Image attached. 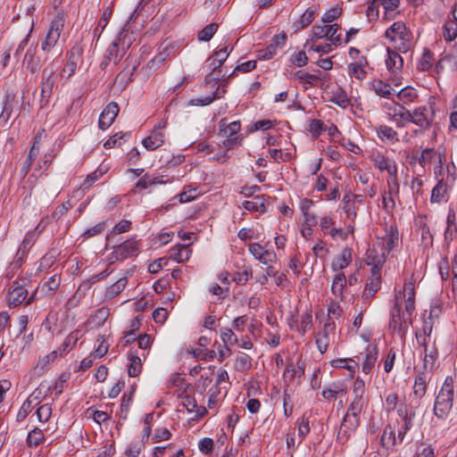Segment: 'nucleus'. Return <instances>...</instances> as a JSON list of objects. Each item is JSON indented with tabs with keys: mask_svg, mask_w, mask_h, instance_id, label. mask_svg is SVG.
I'll return each mask as SVG.
<instances>
[{
	"mask_svg": "<svg viewBox=\"0 0 457 457\" xmlns=\"http://www.w3.org/2000/svg\"><path fill=\"white\" fill-rule=\"evenodd\" d=\"M385 37L400 53H407L414 46L412 32L403 21H395L385 32Z\"/></svg>",
	"mask_w": 457,
	"mask_h": 457,
	"instance_id": "1",
	"label": "nucleus"
},
{
	"mask_svg": "<svg viewBox=\"0 0 457 457\" xmlns=\"http://www.w3.org/2000/svg\"><path fill=\"white\" fill-rule=\"evenodd\" d=\"M363 409L348 406L337 435V441L345 445L360 426V414Z\"/></svg>",
	"mask_w": 457,
	"mask_h": 457,
	"instance_id": "2",
	"label": "nucleus"
},
{
	"mask_svg": "<svg viewBox=\"0 0 457 457\" xmlns=\"http://www.w3.org/2000/svg\"><path fill=\"white\" fill-rule=\"evenodd\" d=\"M30 280L27 278H19L13 280L7 292V302L9 306L16 307L22 303L29 304L32 297L28 298Z\"/></svg>",
	"mask_w": 457,
	"mask_h": 457,
	"instance_id": "3",
	"label": "nucleus"
},
{
	"mask_svg": "<svg viewBox=\"0 0 457 457\" xmlns=\"http://www.w3.org/2000/svg\"><path fill=\"white\" fill-rule=\"evenodd\" d=\"M453 389L449 384H445L438 393L434 405V413L440 419L447 417L453 406Z\"/></svg>",
	"mask_w": 457,
	"mask_h": 457,
	"instance_id": "4",
	"label": "nucleus"
},
{
	"mask_svg": "<svg viewBox=\"0 0 457 457\" xmlns=\"http://www.w3.org/2000/svg\"><path fill=\"white\" fill-rule=\"evenodd\" d=\"M390 315L389 329L393 333H396L401 338H403L408 331L409 325L412 322V316H408V314L404 312L402 317L399 303H395Z\"/></svg>",
	"mask_w": 457,
	"mask_h": 457,
	"instance_id": "5",
	"label": "nucleus"
},
{
	"mask_svg": "<svg viewBox=\"0 0 457 457\" xmlns=\"http://www.w3.org/2000/svg\"><path fill=\"white\" fill-rule=\"evenodd\" d=\"M61 74L56 73L53 65L46 67L42 71L41 76V103L46 104L52 96L54 87H55L58 78Z\"/></svg>",
	"mask_w": 457,
	"mask_h": 457,
	"instance_id": "6",
	"label": "nucleus"
},
{
	"mask_svg": "<svg viewBox=\"0 0 457 457\" xmlns=\"http://www.w3.org/2000/svg\"><path fill=\"white\" fill-rule=\"evenodd\" d=\"M340 26L337 24L315 25L312 27V36L316 38L327 37L331 44L338 46L342 44L341 34H337Z\"/></svg>",
	"mask_w": 457,
	"mask_h": 457,
	"instance_id": "7",
	"label": "nucleus"
},
{
	"mask_svg": "<svg viewBox=\"0 0 457 457\" xmlns=\"http://www.w3.org/2000/svg\"><path fill=\"white\" fill-rule=\"evenodd\" d=\"M63 20L59 15L50 23L45 40L42 42L41 47L44 51L48 52L58 42L61 32L63 29Z\"/></svg>",
	"mask_w": 457,
	"mask_h": 457,
	"instance_id": "8",
	"label": "nucleus"
},
{
	"mask_svg": "<svg viewBox=\"0 0 457 457\" xmlns=\"http://www.w3.org/2000/svg\"><path fill=\"white\" fill-rule=\"evenodd\" d=\"M402 296L405 298V312L408 316H412L415 311V280L413 274L410 280L404 282L403 290L395 295V303H398Z\"/></svg>",
	"mask_w": 457,
	"mask_h": 457,
	"instance_id": "9",
	"label": "nucleus"
},
{
	"mask_svg": "<svg viewBox=\"0 0 457 457\" xmlns=\"http://www.w3.org/2000/svg\"><path fill=\"white\" fill-rule=\"evenodd\" d=\"M138 251L137 243L134 240H127L117 245L112 253V258L122 261L133 256Z\"/></svg>",
	"mask_w": 457,
	"mask_h": 457,
	"instance_id": "10",
	"label": "nucleus"
},
{
	"mask_svg": "<svg viewBox=\"0 0 457 457\" xmlns=\"http://www.w3.org/2000/svg\"><path fill=\"white\" fill-rule=\"evenodd\" d=\"M432 120L433 118L429 115V112L426 106H420L411 112V122L423 130L430 128Z\"/></svg>",
	"mask_w": 457,
	"mask_h": 457,
	"instance_id": "11",
	"label": "nucleus"
},
{
	"mask_svg": "<svg viewBox=\"0 0 457 457\" xmlns=\"http://www.w3.org/2000/svg\"><path fill=\"white\" fill-rule=\"evenodd\" d=\"M353 399L350 403V406L363 409L368 403L365 398V382L360 377H357L353 386Z\"/></svg>",
	"mask_w": 457,
	"mask_h": 457,
	"instance_id": "12",
	"label": "nucleus"
},
{
	"mask_svg": "<svg viewBox=\"0 0 457 457\" xmlns=\"http://www.w3.org/2000/svg\"><path fill=\"white\" fill-rule=\"evenodd\" d=\"M119 110V105L115 102L109 103L99 116V128L101 129L109 128L117 117Z\"/></svg>",
	"mask_w": 457,
	"mask_h": 457,
	"instance_id": "13",
	"label": "nucleus"
},
{
	"mask_svg": "<svg viewBox=\"0 0 457 457\" xmlns=\"http://www.w3.org/2000/svg\"><path fill=\"white\" fill-rule=\"evenodd\" d=\"M129 23L123 26L121 30L118 33L115 37V41L120 46L121 49V54H126L127 50L131 46L133 42L136 40V34L133 31L129 30Z\"/></svg>",
	"mask_w": 457,
	"mask_h": 457,
	"instance_id": "14",
	"label": "nucleus"
},
{
	"mask_svg": "<svg viewBox=\"0 0 457 457\" xmlns=\"http://www.w3.org/2000/svg\"><path fill=\"white\" fill-rule=\"evenodd\" d=\"M335 329V324L333 321H327L324 324L322 331L319 332L316 336V345L320 353H324L329 345V333Z\"/></svg>",
	"mask_w": 457,
	"mask_h": 457,
	"instance_id": "15",
	"label": "nucleus"
},
{
	"mask_svg": "<svg viewBox=\"0 0 457 457\" xmlns=\"http://www.w3.org/2000/svg\"><path fill=\"white\" fill-rule=\"evenodd\" d=\"M389 115L398 128H403L406 123L411 122V111L401 104H395L390 109Z\"/></svg>",
	"mask_w": 457,
	"mask_h": 457,
	"instance_id": "16",
	"label": "nucleus"
},
{
	"mask_svg": "<svg viewBox=\"0 0 457 457\" xmlns=\"http://www.w3.org/2000/svg\"><path fill=\"white\" fill-rule=\"evenodd\" d=\"M450 187L444 179H438L436 185L433 187L430 196L431 204H441L446 202Z\"/></svg>",
	"mask_w": 457,
	"mask_h": 457,
	"instance_id": "17",
	"label": "nucleus"
},
{
	"mask_svg": "<svg viewBox=\"0 0 457 457\" xmlns=\"http://www.w3.org/2000/svg\"><path fill=\"white\" fill-rule=\"evenodd\" d=\"M165 135L158 129H153L151 134L142 140L143 146L148 151H154L161 147L164 143Z\"/></svg>",
	"mask_w": 457,
	"mask_h": 457,
	"instance_id": "18",
	"label": "nucleus"
},
{
	"mask_svg": "<svg viewBox=\"0 0 457 457\" xmlns=\"http://www.w3.org/2000/svg\"><path fill=\"white\" fill-rule=\"evenodd\" d=\"M373 162L379 170H386L389 176L397 174V168L395 162L388 160L383 154L377 153L373 155Z\"/></svg>",
	"mask_w": 457,
	"mask_h": 457,
	"instance_id": "19",
	"label": "nucleus"
},
{
	"mask_svg": "<svg viewBox=\"0 0 457 457\" xmlns=\"http://www.w3.org/2000/svg\"><path fill=\"white\" fill-rule=\"evenodd\" d=\"M387 58L386 59V65L387 70L392 73L400 71L403 65V60L399 54L398 50L387 48Z\"/></svg>",
	"mask_w": 457,
	"mask_h": 457,
	"instance_id": "20",
	"label": "nucleus"
},
{
	"mask_svg": "<svg viewBox=\"0 0 457 457\" xmlns=\"http://www.w3.org/2000/svg\"><path fill=\"white\" fill-rule=\"evenodd\" d=\"M378 137L384 143L395 144L399 141L398 133L387 125H378L375 127Z\"/></svg>",
	"mask_w": 457,
	"mask_h": 457,
	"instance_id": "21",
	"label": "nucleus"
},
{
	"mask_svg": "<svg viewBox=\"0 0 457 457\" xmlns=\"http://www.w3.org/2000/svg\"><path fill=\"white\" fill-rule=\"evenodd\" d=\"M368 65V61L365 56H361L353 62L348 64V72L352 77L361 80L366 77L367 72L364 67Z\"/></svg>",
	"mask_w": 457,
	"mask_h": 457,
	"instance_id": "22",
	"label": "nucleus"
},
{
	"mask_svg": "<svg viewBox=\"0 0 457 457\" xmlns=\"http://www.w3.org/2000/svg\"><path fill=\"white\" fill-rule=\"evenodd\" d=\"M206 65L212 70L211 73L205 78V82L211 87L215 86L220 79L221 66H218L217 60L212 56L206 60Z\"/></svg>",
	"mask_w": 457,
	"mask_h": 457,
	"instance_id": "23",
	"label": "nucleus"
},
{
	"mask_svg": "<svg viewBox=\"0 0 457 457\" xmlns=\"http://www.w3.org/2000/svg\"><path fill=\"white\" fill-rule=\"evenodd\" d=\"M317 73H320V71H317ZM294 79L299 80L304 88H307V85L316 86L321 80L320 74H311L303 70L295 71L294 74Z\"/></svg>",
	"mask_w": 457,
	"mask_h": 457,
	"instance_id": "24",
	"label": "nucleus"
},
{
	"mask_svg": "<svg viewBox=\"0 0 457 457\" xmlns=\"http://www.w3.org/2000/svg\"><path fill=\"white\" fill-rule=\"evenodd\" d=\"M182 404L187 409V412L194 413L195 419L202 418L207 413L205 407L198 406L195 399L190 395L183 397Z\"/></svg>",
	"mask_w": 457,
	"mask_h": 457,
	"instance_id": "25",
	"label": "nucleus"
},
{
	"mask_svg": "<svg viewBox=\"0 0 457 457\" xmlns=\"http://www.w3.org/2000/svg\"><path fill=\"white\" fill-rule=\"evenodd\" d=\"M378 348L369 345L366 349L365 359L361 364V370L365 374H369L374 367L378 358Z\"/></svg>",
	"mask_w": 457,
	"mask_h": 457,
	"instance_id": "26",
	"label": "nucleus"
},
{
	"mask_svg": "<svg viewBox=\"0 0 457 457\" xmlns=\"http://www.w3.org/2000/svg\"><path fill=\"white\" fill-rule=\"evenodd\" d=\"M352 262V250L348 247L342 251V253L337 256L332 262V270H341L347 267Z\"/></svg>",
	"mask_w": 457,
	"mask_h": 457,
	"instance_id": "27",
	"label": "nucleus"
},
{
	"mask_svg": "<svg viewBox=\"0 0 457 457\" xmlns=\"http://www.w3.org/2000/svg\"><path fill=\"white\" fill-rule=\"evenodd\" d=\"M58 358V351H53L50 353L40 358L36 365L35 370L38 375H42L49 369V366Z\"/></svg>",
	"mask_w": 457,
	"mask_h": 457,
	"instance_id": "28",
	"label": "nucleus"
},
{
	"mask_svg": "<svg viewBox=\"0 0 457 457\" xmlns=\"http://www.w3.org/2000/svg\"><path fill=\"white\" fill-rule=\"evenodd\" d=\"M442 35L445 41H453L457 37V21H445L442 28Z\"/></svg>",
	"mask_w": 457,
	"mask_h": 457,
	"instance_id": "29",
	"label": "nucleus"
},
{
	"mask_svg": "<svg viewBox=\"0 0 457 457\" xmlns=\"http://www.w3.org/2000/svg\"><path fill=\"white\" fill-rule=\"evenodd\" d=\"M385 10L384 19L392 20L396 12L395 11L399 7L400 0H376ZM397 13H399L397 12Z\"/></svg>",
	"mask_w": 457,
	"mask_h": 457,
	"instance_id": "30",
	"label": "nucleus"
},
{
	"mask_svg": "<svg viewBox=\"0 0 457 457\" xmlns=\"http://www.w3.org/2000/svg\"><path fill=\"white\" fill-rule=\"evenodd\" d=\"M190 254L191 250L188 245H178L171 250L170 257L178 262H183L189 259Z\"/></svg>",
	"mask_w": 457,
	"mask_h": 457,
	"instance_id": "31",
	"label": "nucleus"
},
{
	"mask_svg": "<svg viewBox=\"0 0 457 457\" xmlns=\"http://www.w3.org/2000/svg\"><path fill=\"white\" fill-rule=\"evenodd\" d=\"M303 373V363L297 362L296 366L294 363H289L287 365L283 376L286 380L293 381L295 378H300Z\"/></svg>",
	"mask_w": 457,
	"mask_h": 457,
	"instance_id": "32",
	"label": "nucleus"
},
{
	"mask_svg": "<svg viewBox=\"0 0 457 457\" xmlns=\"http://www.w3.org/2000/svg\"><path fill=\"white\" fill-rule=\"evenodd\" d=\"M371 87L378 96L385 98H389L394 91L389 84L385 83L381 79H374L371 83Z\"/></svg>",
	"mask_w": 457,
	"mask_h": 457,
	"instance_id": "33",
	"label": "nucleus"
},
{
	"mask_svg": "<svg viewBox=\"0 0 457 457\" xmlns=\"http://www.w3.org/2000/svg\"><path fill=\"white\" fill-rule=\"evenodd\" d=\"M380 287V277L370 278L362 293V298L368 300L375 295Z\"/></svg>",
	"mask_w": 457,
	"mask_h": 457,
	"instance_id": "34",
	"label": "nucleus"
},
{
	"mask_svg": "<svg viewBox=\"0 0 457 457\" xmlns=\"http://www.w3.org/2000/svg\"><path fill=\"white\" fill-rule=\"evenodd\" d=\"M346 278L344 273H337L331 285V291L336 296H343L344 288L346 285Z\"/></svg>",
	"mask_w": 457,
	"mask_h": 457,
	"instance_id": "35",
	"label": "nucleus"
},
{
	"mask_svg": "<svg viewBox=\"0 0 457 457\" xmlns=\"http://www.w3.org/2000/svg\"><path fill=\"white\" fill-rule=\"evenodd\" d=\"M109 315V311L106 308H100L96 311L95 314L87 320V325L93 327H99L104 323Z\"/></svg>",
	"mask_w": 457,
	"mask_h": 457,
	"instance_id": "36",
	"label": "nucleus"
},
{
	"mask_svg": "<svg viewBox=\"0 0 457 457\" xmlns=\"http://www.w3.org/2000/svg\"><path fill=\"white\" fill-rule=\"evenodd\" d=\"M426 381H427V378H426V374H424V373L419 374L415 378L414 385H413V394L419 399L422 398L426 394V391H427Z\"/></svg>",
	"mask_w": 457,
	"mask_h": 457,
	"instance_id": "37",
	"label": "nucleus"
},
{
	"mask_svg": "<svg viewBox=\"0 0 457 457\" xmlns=\"http://www.w3.org/2000/svg\"><path fill=\"white\" fill-rule=\"evenodd\" d=\"M86 331L84 329L78 328L69 334L65 339V346L75 347L79 344L80 346L84 344L83 337Z\"/></svg>",
	"mask_w": 457,
	"mask_h": 457,
	"instance_id": "38",
	"label": "nucleus"
},
{
	"mask_svg": "<svg viewBox=\"0 0 457 457\" xmlns=\"http://www.w3.org/2000/svg\"><path fill=\"white\" fill-rule=\"evenodd\" d=\"M315 12L313 10L307 9L299 20L295 21L293 27L295 30L302 29L309 26L314 20Z\"/></svg>",
	"mask_w": 457,
	"mask_h": 457,
	"instance_id": "39",
	"label": "nucleus"
},
{
	"mask_svg": "<svg viewBox=\"0 0 457 457\" xmlns=\"http://www.w3.org/2000/svg\"><path fill=\"white\" fill-rule=\"evenodd\" d=\"M70 378V374L63 372L60 375L59 378L54 383V385L47 387V391L51 394H54L56 396L60 395L65 386L66 382Z\"/></svg>",
	"mask_w": 457,
	"mask_h": 457,
	"instance_id": "40",
	"label": "nucleus"
},
{
	"mask_svg": "<svg viewBox=\"0 0 457 457\" xmlns=\"http://www.w3.org/2000/svg\"><path fill=\"white\" fill-rule=\"evenodd\" d=\"M420 344L425 348L424 367L425 369H432L434 366V362L437 357V352L435 349H428L425 337H423L422 341L420 342Z\"/></svg>",
	"mask_w": 457,
	"mask_h": 457,
	"instance_id": "41",
	"label": "nucleus"
},
{
	"mask_svg": "<svg viewBox=\"0 0 457 457\" xmlns=\"http://www.w3.org/2000/svg\"><path fill=\"white\" fill-rule=\"evenodd\" d=\"M86 296V288L82 285L79 287L74 295L67 301L66 307L69 311L76 308Z\"/></svg>",
	"mask_w": 457,
	"mask_h": 457,
	"instance_id": "42",
	"label": "nucleus"
},
{
	"mask_svg": "<svg viewBox=\"0 0 457 457\" xmlns=\"http://www.w3.org/2000/svg\"><path fill=\"white\" fill-rule=\"evenodd\" d=\"M80 53H81V51L79 49H77V50L75 48L71 49L69 60H68L67 63L65 64V66L63 67L62 72L60 73L61 75L67 74L68 78H70L75 72L76 68H77V62L74 60V56H75V54L79 55Z\"/></svg>",
	"mask_w": 457,
	"mask_h": 457,
	"instance_id": "43",
	"label": "nucleus"
},
{
	"mask_svg": "<svg viewBox=\"0 0 457 457\" xmlns=\"http://www.w3.org/2000/svg\"><path fill=\"white\" fill-rule=\"evenodd\" d=\"M37 142L35 141L33 145L31 146L29 155L24 162L21 172L25 176L28 174L30 165L32 164L33 161L37 158L38 153H39V147L37 145Z\"/></svg>",
	"mask_w": 457,
	"mask_h": 457,
	"instance_id": "44",
	"label": "nucleus"
},
{
	"mask_svg": "<svg viewBox=\"0 0 457 457\" xmlns=\"http://www.w3.org/2000/svg\"><path fill=\"white\" fill-rule=\"evenodd\" d=\"M45 439V436L41 429L36 428L32 429L27 437V445L29 447L38 446Z\"/></svg>",
	"mask_w": 457,
	"mask_h": 457,
	"instance_id": "45",
	"label": "nucleus"
},
{
	"mask_svg": "<svg viewBox=\"0 0 457 457\" xmlns=\"http://www.w3.org/2000/svg\"><path fill=\"white\" fill-rule=\"evenodd\" d=\"M243 207L247 211L253 212H265V204L264 200L261 196H256L252 201H245L243 203Z\"/></svg>",
	"mask_w": 457,
	"mask_h": 457,
	"instance_id": "46",
	"label": "nucleus"
},
{
	"mask_svg": "<svg viewBox=\"0 0 457 457\" xmlns=\"http://www.w3.org/2000/svg\"><path fill=\"white\" fill-rule=\"evenodd\" d=\"M218 29L217 23H210L198 32L197 37L200 41L208 42Z\"/></svg>",
	"mask_w": 457,
	"mask_h": 457,
	"instance_id": "47",
	"label": "nucleus"
},
{
	"mask_svg": "<svg viewBox=\"0 0 457 457\" xmlns=\"http://www.w3.org/2000/svg\"><path fill=\"white\" fill-rule=\"evenodd\" d=\"M124 54H121L120 46L115 40H113L107 50L106 58H108L109 61H112L114 63H117Z\"/></svg>",
	"mask_w": 457,
	"mask_h": 457,
	"instance_id": "48",
	"label": "nucleus"
},
{
	"mask_svg": "<svg viewBox=\"0 0 457 457\" xmlns=\"http://www.w3.org/2000/svg\"><path fill=\"white\" fill-rule=\"evenodd\" d=\"M163 181L159 177L150 176L148 174L144 175L136 184L137 187L145 189L149 186L162 184Z\"/></svg>",
	"mask_w": 457,
	"mask_h": 457,
	"instance_id": "49",
	"label": "nucleus"
},
{
	"mask_svg": "<svg viewBox=\"0 0 457 457\" xmlns=\"http://www.w3.org/2000/svg\"><path fill=\"white\" fill-rule=\"evenodd\" d=\"M60 252L57 249H51L47 253H46L41 261H40V269H48L50 268L54 262H55L57 256Z\"/></svg>",
	"mask_w": 457,
	"mask_h": 457,
	"instance_id": "50",
	"label": "nucleus"
},
{
	"mask_svg": "<svg viewBox=\"0 0 457 457\" xmlns=\"http://www.w3.org/2000/svg\"><path fill=\"white\" fill-rule=\"evenodd\" d=\"M343 392L344 388L342 387V386L337 384H332L328 387L323 389L322 396L328 401L335 400L337 399V395Z\"/></svg>",
	"mask_w": 457,
	"mask_h": 457,
	"instance_id": "51",
	"label": "nucleus"
},
{
	"mask_svg": "<svg viewBox=\"0 0 457 457\" xmlns=\"http://www.w3.org/2000/svg\"><path fill=\"white\" fill-rule=\"evenodd\" d=\"M129 357L130 361L128 370L129 375L130 377H137L141 372V360L138 356L134 355L133 353H129Z\"/></svg>",
	"mask_w": 457,
	"mask_h": 457,
	"instance_id": "52",
	"label": "nucleus"
},
{
	"mask_svg": "<svg viewBox=\"0 0 457 457\" xmlns=\"http://www.w3.org/2000/svg\"><path fill=\"white\" fill-rule=\"evenodd\" d=\"M432 61L433 54L429 50L425 49L419 62L418 69L422 71H428L432 67Z\"/></svg>",
	"mask_w": 457,
	"mask_h": 457,
	"instance_id": "53",
	"label": "nucleus"
},
{
	"mask_svg": "<svg viewBox=\"0 0 457 457\" xmlns=\"http://www.w3.org/2000/svg\"><path fill=\"white\" fill-rule=\"evenodd\" d=\"M256 67V61L254 60H250V61H247V62H245L239 65H237L234 71L228 75V77L227 78V83L229 81V79L235 76V74L237 73V71H243V72H248V71H253V69H255Z\"/></svg>",
	"mask_w": 457,
	"mask_h": 457,
	"instance_id": "54",
	"label": "nucleus"
},
{
	"mask_svg": "<svg viewBox=\"0 0 457 457\" xmlns=\"http://www.w3.org/2000/svg\"><path fill=\"white\" fill-rule=\"evenodd\" d=\"M128 280L125 277L119 278L116 282H114L108 289L107 294L110 297L117 295L120 292H121L126 285Z\"/></svg>",
	"mask_w": 457,
	"mask_h": 457,
	"instance_id": "55",
	"label": "nucleus"
},
{
	"mask_svg": "<svg viewBox=\"0 0 457 457\" xmlns=\"http://www.w3.org/2000/svg\"><path fill=\"white\" fill-rule=\"evenodd\" d=\"M61 284V277L58 274H54L48 278V280L43 285L42 288L45 290L46 287L47 293L55 292Z\"/></svg>",
	"mask_w": 457,
	"mask_h": 457,
	"instance_id": "56",
	"label": "nucleus"
},
{
	"mask_svg": "<svg viewBox=\"0 0 457 457\" xmlns=\"http://www.w3.org/2000/svg\"><path fill=\"white\" fill-rule=\"evenodd\" d=\"M107 166L101 164L93 173L87 175V187H91L96 181L103 177L107 172Z\"/></svg>",
	"mask_w": 457,
	"mask_h": 457,
	"instance_id": "57",
	"label": "nucleus"
},
{
	"mask_svg": "<svg viewBox=\"0 0 457 457\" xmlns=\"http://www.w3.org/2000/svg\"><path fill=\"white\" fill-rule=\"evenodd\" d=\"M395 435L394 429L390 426H386L384 429V432L381 436L380 442L383 446L392 443L395 444Z\"/></svg>",
	"mask_w": 457,
	"mask_h": 457,
	"instance_id": "58",
	"label": "nucleus"
},
{
	"mask_svg": "<svg viewBox=\"0 0 457 457\" xmlns=\"http://www.w3.org/2000/svg\"><path fill=\"white\" fill-rule=\"evenodd\" d=\"M220 337L222 341L228 345H235L238 343V338L231 328H224L221 329Z\"/></svg>",
	"mask_w": 457,
	"mask_h": 457,
	"instance_id": "59",
	"label": "nucleus"
},
{
	"mask_svg": "<svg viewBox=\"0 0 457 457\" xmlns=\"http://www.w3.org/2000/svg\"><path fill=\"white\" fill-rule=\"evenodd\" d=\"M98 345L96 350L90 354L94 358H101L103 357L108 351V345L105 343V339L104 337H100L97 338Z\"/></svg>",
	"mask_w": 457,
	"mask_h": 457,
	"instance_id": "60",
	"label": "nucleus"
},
{
	"mask_svg": "<svg viewBox=\"0 0 457 457\" xmlns=\"http://www.w3.org/2000/svg\"><path fill=\"white\" fill-rule=\"evenodd\" d=\"M397 414L402 419L403 421L410 420H414L415 411L410 410L405 403H401L397 408Z\"/></svg>",
	"mask_w": 457,
	"mask_h": 457,
	"instance_id": "61",
	"label": "nucleus"
},
{
	"mask_svg": "<svg viewBox=\"0 0 457 457\" xmlns=\"http://www.w3.org/2000/svg\"><path fill=\"white\" fill-rule=\"evenodd\" d=\"M36 414L40 422H46L51 417L52 408L47 403L43 404L37 410Z\"/></svg>",
	"mask_w": 457,
	"mask_h": 457,
	"instance_id": "62",
	"label": "nucleus"
},
{
	"mask_svg": "<svg viewBox=\"0 0 457 457\" xmlns=\"http://www.w3.org/2000/svg\"><path fill=\"white\" fill-rule=\"evenodd\" d=\"M342 13L341 8L338 7H333L329 10H328L322 16V21L324 23H330L337 20L338 17H340Z\"/></svg>",
	"mask_w": 457,
	"mask_h": 457,
	"instance_id": "63",
	"label": "nucleus"
},
{
	"mask_svg": "<svg viewBox=\"0 0 457 457\" xmlns=\"http://www.w3.org/2000/svg\"><path fill=\"white\" fill-rule=\"evenodd\" d=\"M252 366L251 358L245 354L241 353L236 359V368L237 370H249Z\"/></svg>",
	"mask_w": 457,
	"mask_h": 457,
	"instance_id": "64",
	"label": "nucleus"
}]
</instances>
